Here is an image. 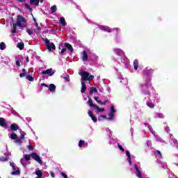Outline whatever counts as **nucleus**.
<instances>
[{
  "mask_svg": "<svg viewBox=\"0 0 178 178\" xmlns=\"http://www.w3.org/2000/svg\"><path fill=\"white\" fill-rule=\"evenodd\" d=\"M36 30H38V31H40V30H41V28H40L38 26V24H36Z\"/></svg>",
  "mask_w": 178,
  "mask_h": 178,
  "instance_id": "obj_50",
  "label": "nucleus"
},
{
  "mask_svg": "<svg viewBox=\"0 0 178 178\" xmlns=\"http://www.w3.org/2000/svg\"><path fill=\"white\" fill-rule=\"evenodd\" d=\"M24 6L26 9H28V10H30V12H31L33 10V9L30 7V6H29L28 3H25Z\"/></svg>",
  "mask_w": 178,
  "mask_h": 178,
  "instance_id": "obj_40",
  "label": "nucleus"
},
{
  "mask_svg": "<svg viewBox=\"0 0 178 178\" xmlns=\"http://www.w3.org/2000/svg\"><path fill=\"white\" fill-rule=\"evenodd\" d=\"M0 161L1 162H6V161H8V158L1 156L0 157Z\"/></svg>",
  "mask_w": 178,
  "mask_h": 178,
  "instance_id": "obj_41",
  "label": "nucleus"
},
{
  "mask_svg": "<svg viewBox=\"0 0 178 178\" xmlns=\"http://www.w3.org/2000/svg\"><path fill=\"white\" fill-rule=\"evenodd\" d=\"M95 92H98V90H97V88H94V87H90V92H89V95H92V94Z\"/></svg>",
  "mask_w": 178,
  "mask_h": 178,
  "instance_id": "obj_20",
  "label": "nucleus"
},
{
  "mask_svg": "<svg viewBox=\"0 0 178 178\" xmlns=\"http://www.w3.org/2000/svg\"><path fill=\"white\" fill-rule=\"evenodd\" d=\"M22 72L26 74V69H22Z\"/></svg>",
  "mask_w": 178,
  "mask_h": 178,
  "instance_id": "obj_57",
  "label": "nucleus"
},
{
  "mask_svg": "<svg viewBox=\"0 0 178 178\" xmlns=\"http://www.w3.org/2000/svg\"><path fill=\"white\" fill-rule=\"evenodd\" d=\"M88 105H89V106H90V108H94V109H96V111H97V112L96 113L97 115H98L99 113H102V112H105V108H99L98 107L97 105L94 104L92 103V100L91 99V97H88V101L87 102Z\"/></svg>",
  "mask_w": 178,
  "mask_h": 178,
  "instance_id": "obj_3",
  "label": "nucleus"
},
{
  "mask_svg": "<svg viewBox=\"0 0 178 178\" xmlns=\"http://www.w3.org/2000/svg\"><path fill=\"white\" fill-rule=\"evenodd\" d=\"M35 174L36 175L35 178H42V171L40 169H36L35 171Z\"/></svg>",
  "mask_w": 178,
  "mask_h": 178,
  "instance_id": "obj_15",
  "label": "nucleus"
},
{
  "mask_svg": "<svg viewBox=\"0 0 178 178\" xmlns=\"http://www.w3.org/2000/svg\"><path fill=\"white\" fill-rule=\"evenodd\" d=\"M26 79L29 80V81H34V78L30 75L26 76Z\"/></svg>",
  "mask_w": 178,
  "mask_h": 178,
  "instance_id": "obj_37",
  "label": "nucleus"
},
{
  "mask_svg": "<svg viewBox=\"0 0 178 178\" xmlns=\"http://www.w3.org/2000/svg\"><path fill=\"white\" fill-rule=\"evenodd\" d=\"M10 165L13 169L11 175H13V176H17L20 175V169L17 166H16V165H15V163H10Z\"/></svg>",
  "mask_w": 178,
  "mask_h": 178,
  "instance_id": "obj_6",
  "label": "nucleus"
},
{
  "mask_svg": "<svg viewBox=\"0 0 178 178\" xmlns=\"http://www.w3.org/2000/svg\"><path fill=\"white\" fill-rule=\"evenodd\" d=\"M150 87L151 86H148V85H147V84H142L140 86L143 95H149V90H149Z\"/></svg>",
  "mask_w": 178,
  "mask_h": 178,
  "instance_id": "obj_8",
  "label": "nucleus"
},
{
  "mask_svg": "<svg viewBox=\"0 0 178 178\" xmlns=\"http://www.w3.org/2000/svg\"><path fill=\"white\" fill-rule=\"evenodd\" d=\"M44 42H46L47 46L51 43V42H49V40H48L47 38L44 39Z\"/></svg>",
  "mask_w": 178,
  "mask_h": 178,
  "instance_id": "obj_45",
  "label": "nucleus"
},
{
  "mask_svg": "<svg viewBox=\"0 0 178 178\" xmlns=\"http://www.w3.org/2000/svg\"><path fill=\"white\" fill-rule=\"evenodd\" d=\"M22 136H20V138H17L15 140V144H17L18 145H22L23 144V138H21Z\"/></svg>",
  "mask_w": 178,
  "mask_h": 178,
  "instance_id": "obj_23",
  "label": "nucleus"
},
{
  "mask_svg": "<svg viewBox=\"0 0 178 178\" xmlns=\"http://www.w3.org/2000/svg\"><path fill=\"white\" fill-rule=\"evenodd\" d=\"M30 159L31 156L29 154L24 155V158H22L20 160L21 164L24 166H27V165H30Z\"/></svg>",
  "mask_w": 178,
  "mask_h": 178,
  "instance_id": "obj_5",
  "label": "nucleus"
},
{
  "mask_svg": "<svg viewBox=\"0 0 178 178\" xmlns=\"http://www.w3.org/2000/svg\"><path fill=\"white\" fill-rule=\"evenodd\" d=\"M29 2L31 5H35V6H38V4L42 3L44 2V0H29Z\"/></svg>",
  "mask_w": 178,
  "mask_h": 178,
  "instance_id": "obj_12",
  "label": "nucleus"
},
{
  "mask_svg": "<svg viewBox=\"0 0 178 178\" xmlns=\"http://www.w3.org/2000/svg\"><path fill=\"white\" fill-rule=\"evenodd\" d=\"M110 113L115 114L116 113V110L115 109V107L113 106H111Z\"/></svg>",
  "mask_w": 178,
  "mask_h": 178,
  "instance_id": "obj_38",
  "label": "nucleus"
},
{
  "mask_svg": "<svg viewBox=\"0 0 178 178\" xmlns=\"http://www.w3.org/2000/svg\"><path fill=\"white\" fill-rule=\"evenodd\" d=\"M158 141H162V139L161 138H159L158 136H156Z\"/></svg>",
  "mask_w": 178,
  "mask_h": 178,
  "instance_id": "obj_54",
  "label": "nucleus"
},
{
  "mask_svg": "<svg viewBox=\"0 0 178 178\" xmlns=\"http://www.w3.org/2000/svg\"><path fill=\"white\" fill-rule=\"evenodd\" d=\"M94 99H95V101H96V102H97V104H99V102H101L99 100V97H95Z\"/></svg>",
  "mask_w": 178,
  "mask_h": 178,
  "instance_id": "obj_43",
  "label": "nucleus"
},
{
  "mask_svg": "<svg viewBox=\"0 0 178 178\" xmlns=\"http://www.w3.org/2000/svg\"><path fill=\"white\" fill-rule=\"evenodd\" d=\"M65 48H67L70 51V52H73V47H72V44L69 43H65Z\"/></svg>",
  "mask_w": 178,
  "mask_h": 178,
  "instance_id": "obj_26",
  "label": "nucleus"
},
{
  "mask_svg": "<svg viewBox=\"0 0 178 178\" xmlns=\"http://www.w3.org/2000/svg\"><path fill=\"white\" fill-rule=\"evenodd\" d=\"M5 48H6V45L5 44V42H2L1 43H0V49L1 51H3Z\"/></svg>",
  "mask_w": 178,
  "mask_h": 178,
  "instance_id": "obj_35",
  "label": "nucleus"
},
{
  "mask_svg": "<svg viewBox=\"0 0 178 178\" xmlns=\"http://www.w3.org/2000/svg\"><path fill=\"white\" fill-rule=\"evenodd\" d=\"M147 145H151V142L148 141L147 142Z\"/></svg>",
  "mask_w": 178,
  "mask_h": 178,
  "instance_id": "obj_60",
  "label": "nucleus"
},
{
  "mask_svg": "<svg viewBox=\"0 0 178 178\" xmlns=\"http://www.w3.org/2000/svg\"><path fill=\"white\" fill-rule=\"evenodd\" d=\"M8 137L11 139V140H15V141L16 140V139L17 138V135H16V134L15 133H11L8 134Z\"/></svg>",
  "mask_w": 178,
  "mask_h": 178,
  "instance_id": "obj_21",
  "label": "nucleus"
},
{
  "mask_svg": "<svg viewBox=\"0 0 178 178\" xmlns=\"http://www.w3.org/2000/svg\"><path fill=\"white\" fill-rule=\"evenodd\" d=\"M107 102H108V100H106L104 102L100 101V102L99 104H100V105H106Z\"/></svg>",
  "mask_w": 178,
  "mask_h": 178,
  "instance_id": "obj_44",
  "label": "nucleus"
},
{
  "mask_svg": "<svg viewBox=\"0 0 178 178\" xmlns=\"http://www.w3.org/2000/svg\"><path fill=\"white\" fill-rule=\"evenodd\" d=\"M79 74L82 77V80H83V81H91L94 80V76L90 75L87 72H79Z\"/></svg>",
  "mask_w": 178,
  "mask_h": 178,
  "instance_id": "obj_4",
  "label": "nucleus"
},
{
  "mask_svg": "<svg viewBox=\"0 0 178 178\" xmlns=\"http://www.w3.org/2000/svg\"><path fill=\"white\" fill-rule=\"evenodd\" d=\"M99 29L100 30H102L103 31H106L107 33H111L113 30H116L117 31L118 30H119V29L118 28H115L114 29H111L109 26H100Z\"/></svg>",
  "mask_w": 178,
  "mask_h": 178,
  "instance_id": "obj_10",
  "label": "nucleus"
},
{
  "mask_svg": "<svg viewBox=\"0 0 178 178\" xmlns=\"http://www.w3.org/2000/svg\"><path fill=\"white\" fill-rule=\"evenodd\" d=\"M24 76H26V74L22 72L19 74V77H24Z\"/></svg>",
  "mask_w": 178,
  "mask_h": 178,
  "instance_id": "obj_48",
  "label": "nucleus"
},
{
  "mask_svg": "<svg viewBox=\"0 0 178 178\" xmlns=\"http://www.w3.org/2000/svg\"><path fill=\"white\" fill-rule=\"evenodd\" d=\"M0 126L1 127H6V121L2 118H0Z\"/></svg>",
  "mask_w": 178,
  "mask_h": 178,
  "instance_id": "obj_22",
  "label": "nucleus"
},
{
  "mask_svg": "<svg viewBox=\"0 0 178 178\" xmlns=\"http://www.w3.org/2000/svg\"><path fill=\"white\" fill-rule=\"evenodd\" d=\"M134 66L135 70H137V69H138V60H135L134 61Z\"/></svg>",
  "mask_w": 178,
  "mask_h": 178,
  "instance_id": "obj_32",
  "label": "nucleus"
},
{
  "mask_svg": "<svg viewBox=\"0 0 178 178\" xmlns=\"http://www.w3.org/2000/svg\"><path fill=\"white\" fill-rule=\"evenodd\" d=\"M17 26H18L19 29H23L24 27H26V26H27V22L26 21V19L23 16L18 15L17 17L16 24H13V29L11 31V33H13V34H15L16 33Z\"/></svg>",
  "mask_w": 178,
  "mask_h": 178,
  "instance_id": "obj_1",
  "label": "nucleus"
},
{
  "mask_svg": "<svg viewBox=\"0 0 178 178\" xmlns=\"http://www.w3.org/2000/svg\"><path fill=\"white\" fill-rule=\"evenodd\" d=\"M26 63H29V57H28V56L26 57Z\"/></svg>",
  "mask_w": 178,
  "mask_h": 178,
  "instance_id": "obj_55",
  "label": "nucleus"
},
{
  "mask_svg": "<svg viewBox=\"0 0 178 178\" xmlns=\"http://www.w3.org/2000/svg\"><path fill=\"white\" fill-rule=\"evenodd\" d=\"M30 156L31 158L36 161V162H38V163H40V165L42 164V161L41 160V158L37 154L33 153L30 154Z\"/></svg>",
  "mask_w": 178,
  "mask_h": 178,
  "instance_id": "obj_9",
  "label": "nucleus"
},
{
  "mask_svg": "<svg viewBox=\"0 0 178 178\" xmlns=\"http://www.w3.org/2000/svg\"><path fill=\"white\" fill-rule=\"evenodd\" d=\"M65 79L67 80V81H70L69 78L68 77H65Z\"/></svg>",
  "mask_w": 178,
  "mask_h": 178,
  "instance_id": "obj_59",
  "label": "nucleus"
},
{
  "mask_svg": "<svg viewBox=\"0 0 178 178\" xmlns=\"http://www.w3.org/2000/svg\"><path fill=\"white\" fill-rule=\"evenodd\" d=\"M145 125L146 127H148L149 131H151V133L152 134H154V136H155V131H154V129H152V128H151V126H149V124H145Z\"/></svg>",
  "mask_w": 178,
  "mask_h": 178,
  "instance_id": "obj_30",
  "label": "nucleus"
},
{
  "mask_svg": "<svg viewBox=\"0 0 178 178\" xmlns=\"http://www.w3.org/2000/svg\"><path fill=\"white\" fill-rule=\"evenodd\" d=\"M155 118H159V119H163L165 116L163 115V114L158 113L156 114Z\"/></svg>",
  "mask_w": 178,
  "mask_h": 178,
  "instance_id": "obj_36",
  "label": "nucleus"
},
{
  "mask_svg": "<svg viewBox=\"0 0 178 178\" xmlns=\"http://www.w3.org/2000/svg\"><path fill=\"white\" fill-rule=\"evenodd\" d=\"M55 72L52 70V68L47 69L45 71L41 72V74H48L49 76H54Z\"/></svg>",
  "mask_w": 178,
  "mask_h": 178,
  "instance_id": "obj_11",
  "label": "nucleus"
},
{
  "mask_svg": "<svg viewBox=\"0 0 178 178\" xmlns=\"http://www.w3.org/2000/svg\"><path fill=\"white\" fill-rule=\"evenodd\" d=\"M56 6H53L51 7V13H55L56 12Z\"/></svg>",
  "mask_w": 178,
  "mask_h": 178,
  "instance_id": "obj_39",
  "label": "nucleus"
},
{
  "mask_svg": "<svg viewBox=\"0 0 178 178\" xmlns=\"http://www.w3.org/2000/svg\"><path fill=\"white\" fill-rule=\"evenodd\" d=\"M115 119V115L113 113H108V120H113Z\"/></svg>",
  "mask_w": 178,
  "mask_h": 178,
  "instance_id": "obj_33",
  "label": "nucleus"
},
{
  "mask_svg": "<svg viewBox=\"0 0 178 178\" xmlns=\"http://www.w3.org/2000/svg\"><path fill=\"white\" fill-rule=\"evenodd\" d=\"M60 23L62 24V26H66V21L65 20L64 17H61L60 19Z\"/></svg>",
  "mask_w": 178,
  "mask_h": 178,
  "instance_id": "obj_34",
  "label": "nucleus"
},
{
  "mask_svg": "<svg viewBox=\"0 0 178 178\" xmlns=\"http://www.w3.org/2000/svg\"><path fill=\"white\" fill-rule=\"evenodd\" d=\"M28 149H29L30 151H33V148L31 147V145H29Z\"/></svg>",
  "mask_w": 178,
  "mask_h": 178,
  "instance_id": "obj_49",
  "label": "nucleus"
},
{
  "mask_svg": "<svg viewBox=\"0 0 178 178\" xmlns=\"http://www.w3.org/2000/svg\"><path fill=\"white\" fill-rule=\"evenodd\" d=\"M51 175L52 177H55V174L54 172H51Z\"/></svg>",
  "mask_w": 178,
  "mask_h": 178,
  "instance_id": "obj_56",
  "label": "nucleus"
},
{
  "mask_svg": "<svg viewBox=\"0 0 178 178\" xmlns=\"http://www.w3.org/2000/svg\"><path fill=\"white\" fill-rule=\"evenodd\" d=\"M47 49H49V51H55V44L50 42L47 44Z\"/></svg>",
  "mask_w": 178,
  "mask_h": 178,
  "instance_id": "obj_17",
  "label": "nucleus"
},
{
  "mask_svg": "<svg viewBox=\"0 0 178 178\" xmlns=\"http://www.w3.org/2000/svg\"><path fill=\"white\" fill-rule=\"evenodd\" d=\"M17 48H19L21 51L22 49H24V42H19L17 44Z\"/></svg>",
  "mask_w": 178,
  "mask_h": 178,
  "instance_id": "obj_24",
  "label": "nucleus"
},
{
  "mask_svg": "<svg viewBox=\"0 0 178 178\" xmlns=\"http://www.w3.org/2000/svg\"><path fill=\"white\" fill-rule=\"evenodd\" d=\"M118 147L120 151H122V152H124V149L123 148V147L122 145H120V144L118 143Z\"/></svg>",
  "mask_w": 178,
  "mask_h": 178,
  "instance_id": "obj_42",
  "label": "nucleus"
},
{
  "mask_svg": "<svg viewBox=\"0 0 178 178\" xmlns=\"http://www.w3.org/2000/svg\"><path fill=\"white\" fill-rule=\"evenodd\" d=\"M65 52H66V49H62L61 54H65Z\"/></svg>",
  "mask_w": 178,
  "mask_h": 178,
  "instance_id": "obj_51",
  "label": "nucleus"
},
{
  "mask_svg": "<svg viewBox=\"0 0 178 178\" xmlns=\"http://www.w3.org/2000/svg\"><path fill=\"white\" fill-rule=\"evenodd\" d=\"M146 104L149 108H151L152 109L153 108H155V104H154V103H152V102H147Z\"/></svg>",
  "mask_w": 178,
  "mask_h": 178,
  "instance_id": "obj_29",
  "label": "nucleus"
},
{
  "mask_svg": "<svg viewBox=\"0 0 178 178\" xmlns=\"http://www.w3.org/2000/svg\"><path fill=\"white\" fill-rule=\"evenodd\" d=\"M86 90H87V87L86 86V83L84 82V81H81V92H82V94H83V92H86Z\"/></svg>",
  "mask_w": 178,
  "mask_h": 178,
  "instance_id": "obj_19",
  "label": "nucleus"
},
{
  "mask_svg": "<svg viewBox=\"0 0 178 178\" xmlns=\"http://www.w3.org/2000/svg\"><path fill=\"white\" fill-rule=\"evenodd\" d=\"M61 176H63V177L64 178H67V175L66 174H65L64 172H60Z\"/></svg>",
  "mask_w": 178,
  "mask_h": 178,
  "instance_id": "obj_46",
  "label": "nucleus"
},
{
  "mask_svg": "<svg viewBox=\"0 0 178 178\" xmlns=\"http://www.w3.org/2000/svg\"><path fill=\"white\" fill-rule=\"evenodd\" d=\"M93 59L94 60H97V59H98V56H95V55H93Z\"/></svg>",
  "mask_w": 178,
  "mask_h": 178,
  "instance_id": "obj_52",
  "label": "nucleus"
},
{
  "mask_svg": "<svg viewBox=\"0 0 178 178\" xmlns=\"http://www.w3.org/2000/svg\"><path fill=\"white\" fill-rule=\"evenodd\" d=\"M16 65H17V66L20 67V62L16 61Z\"/></svg>",
  "mask_w": 178,
  "mask_h": 178,
  "instance_id": "obj_53",
  "label": "nucleus"
},
{
  "mask_svg": "<svg viewBox=\"0 0 178 178\" xmlns=\"http://www.w3.org/2000/svg\"><path fill=\"white\" fill-rule=\"evenodd\" d=\"M88 115L90 116V118H91L92 120L95 123H96V122H97L98 120L97 119V117H95V115H94V114H92V112L88 111Z\"/></svg>",
  "mask_w": 178,
  "mask_h": 178,
  "instance_id": "obj_14",
  "label": "nucleus"
},
{
  "mask_svg": "<svg viewBox=\"0 0 178 178\" xmlns=\"http://www.w3.org/2000/svg\"><path fill=\"white\" fill-rule=\"evenodd\" d=\"M102 119H105L106 120H109V118L108 116L105 115H99V117L98 118V120L101 121L102 120Z\"/></svg>",
  "mask_w": 178,
  "mask_h": 178,
  "instance_id": "obj_27",
  "label": "nucleus"
},
{
  "mask_svg": "<svg viewBox=\"0 0 178 178\" xmlns=\"http://www.w3.org/2000/svg\"><path fill=\"white\" fill-rule=\"evenodd\" d=\"M126 155H127V161L129 162V164L130 165H131V154H130V152L127 151V152H126Z\"/></svg>",
  "mask_w": 178,
  "mask_h": 178,
  "instance_id": "obj_18",
  "label": "nucleus"
},
{
  "mask_svg": "<svg viewBox=\"0 0 178 178\" xmlns=\"http://www.w3.org/2000/svg\"><path fill=\"white\" fill-rule=\"evenodd\" d=\"M134 168L136 170V175L137 177L141 178V169L138 168L137 165H134Z\"/></svg>",
  "mask_w": 178,
  "mask_h": 178,
  "instance_id": "obj_13",
  "label": "nucleus"
},
{
  "mask_svg": "<svg viewBox=\"0 0 178 178\" xmlns=\"http://www.w3.org/2000/svg\"><path fill=\"white\" fill-rule=\"evenodd\" d=\"M82 60H83V62L88 60V54H87V51H83L82 53Z\"/></svg>",
  "mask_w": 178,
  "mask_h": 178,
  "instance_id": "obj_16",
  "label": "nucleus"
},
{
  "mask_svg": "<svg viewBox=\"0 0 178 178\" xmlns=\"http://www.w3.org/2000/svg\"><path fill=\"white\" fill-rule=\"evenodd\" d=\"M63 45V44H60L58 47V49H60V47H62Z\"/></svg>",
  "mask_w": 178,
  "mask_h": 178,
  "instance_id": "obj_58",
  "label": "nucleus"
},
{
  "mask_svg": "<svg viewBox=\"0 0 178 178\" xmlns=\"http://www.w3.org/2000/svg\"><path fill=\"white\" fill-rule=\"evenodd\" d=\"M114 52L115 54L118 55V56H120V59L121 63H122L123 65H129V63H130L129 59H127L126 56H124V52H123L122 49L116 48L114 49Z\"/></svg>",
  "mask_w": 178,
  "mask_h": 178,
  "instance_id": "obj_2",
  "label": "nucleus"
},
{
  "mask_svg": "<svg viewBox=\"0 0 178 178\" xmlns=\"http://www.w3.org/2000/svg\"><path fill=\"white\" fill-rule=\"evenodd\" d=\"M85 145H86V141L83 140H80L79 143V147H80L81 148H83V147H84Z\"/></svg>",
  "mask_w": 178,
  "mask_h": 178,
  "instance_id": "obj_31",
  "label": "nucleus"
},
{
  "mask_svg": "<svg viewBox=\"0 0 178 178\" xmlns=\"http://www.w3.org/2000/svg\"><path fill=\"white\" fill-rule=\"evenodd\" d=\"M119 62V63H120V61H118Z\"/></svg>",
  "mask_w": 178,
  "mask_h": 178,
  "instance_id": "obj_61",
  "label": "nucleus"
},
{
  "mask_svg": "<svg viewBox=\"0 0 178 178\" xmlns=\"http://www.w3.org/2000/svg\"><path fill=\"white\" fill-rule=\"evenodd\" d=\"M27 33L29 35H31V34H33V31L28 29Z\"/></svg>",
  "mask_w": 178,
  "mask_h": 178,
  "instance_id": "obj_47",
  "label": "nucleus"
},
{
  "mask_svg": "<svg viewBox=\"0 0 178 178\" xmlns=\"http://www.w3.org/2000/svg\"><path fill=\"white\" fill-rule=\"evenodd\" d=\"M49 91L54 92L55 90H56V86L54 84H50L49 87Z\"/></svg>",
  "mask_w": 178,
  "mask_h": 178,
  "instance_id": "obj_28",
  "label": "nucleus"
},
{
  "mask_svg": "<svg viewBox=\"0 0 178 178\" xmlns=\"http://www.w3.org/2000/svg\"><path fill=\"white\" fill-rule=\"evenodd\" d=\"M10 129L13 131H16V130H19L20 135H21V138H24V136H26V133L24 131H22V129H19V126L16 124H12L10 125Z\"/></svg>",
  "mask_w": 178,
  "mask_h": 178,
  "instance_id": "obj_7",
  "label": "nucleus"
},
{
  "mask_svg": "<svg viewBox=\"0 0 178 178\" xmlns=\"http://www.w3.org/2000/svg\"><path fill=\"white\" fill-rule=\"evenodd\" d=\"M155 155H156V158H157V159H161V158H162V154H161V152L159 150H156L154 152Z\"/></svg>",
  "mask_w": 178,
  "mask_h": 178,
  "instance_id": "obj_25",
  "label": "nucleus"
}]
</instances>
